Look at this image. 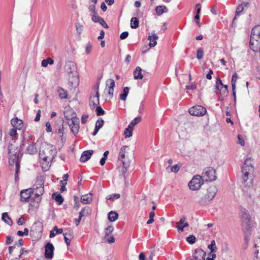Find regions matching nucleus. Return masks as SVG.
Masks as SVG:
<instances>
[{"instance_id": "obj_1", "label": "nucleus", "mask_w": 260, "mask_h": 260, "mask_svg": "<svg viewBox=\"0 0 260 260\" xmlns=\"http://www.w3.org/2000/svg\"><path fill=\"white\" fill-rule=\"evenodd\" d=\"M55 153L56 150L53 145L46 143H42L39 151V157L43 161L42 162L43 165L45 163L48 166L54 158Z\"/></svg>"}, {"instance_id": "obj_2", "label": "nucleus", "mask_w": 260, "mask_h": 260, "mask_svg": "<svg viewBox=\"0 0 260 260\" xmlns=\"http://www.w3.org/2000/svg\"><path fill=\"white\" fill-rule=\"evenodd\" d=\"M241 221L242 230L244 234L245 240L248 242L251 235V217L248 211L245 209L241 210Z\"/></svg>"}, {"instance_id": "obj_3", "label": "nucleus", "mask_w": 260, "mask_h": 260, "mask_svg": "<svg viewBox=\"0 0 260 260\" xmlns=\"http://www.w3.org/2000/svg\"><path fill=\"white\" fill-rule=\"evenodd\" d=\"M217 191V187L215 185L209 186L204 195H198L199 204L201 206H205L213 200Z\"/></svg>"}, {"instance_id": "obj_4", "label": "nucleus", "mask_w": 260, "mask_h": 260, "mask_svg": "<svg viewBox=\"0 0 260 260\" xmlns=\"http://www.w3.org/2000/svg\"><path fill=\"white\" fill-rule=\"evenodd\" d=\"M8 151L9 154V164L12 166L14 164L16 165L17 162L20 163L21 157L19 156V153L17 148L14 145L9 144Z\"/></svg>"}, {"instance_id": "obj_5", "label": "nucleus", "mask_w": 260, "mask_h": 260, "mask_svg": "<svg viewBox=\"0 0 260 260\" xmlns=\"http://www.w3.org/2000/svg\"><path fill=\"white\" fill-rule=\"evenodd\" d=\"M64 117L68 120V125L70 126L71 132L76 136L79 132V119L76 116L70 117L64 115Z\"/></svg>"}, {"instance_id": "obj_6", "label": "nucleus", "mask_w": 260, "mask_h": 260, "mask_svg": "<svg viewBox=\"0 0 260 260\" xmlns=\"http://www.w3.org/2000/svg\"><path fill=\"white\" fill-rule=\"evenodd\" d=\"M251 161L252 160L250 158L246 159L242 167V172L243 173L242 180L243 183L246 182L249 173L253 170V167L252 165Z\"/></svg>"}, {"instance_id": "obj_7", "label": "nucleus", "mask_w": 260, "mask_h": 260, "mask_svg": "<svg viewBox=\"0 0 260 260\" xmlns=\"http://www.w3.org/2000/svg\"><path fill=\"white\" fill-rule=\"evenodd\" d=\"M118 162L122 164V166L118 167V169L120 173V175H121L125 178V174L127 172V169L129 168L131 162L130 157H125V158H122L121 159H119L118 157Z\"/></svg>"}, {"instance_id": "obj_8", "label": "nucleus", "mask_w": 260, "mask_h": 260, "mask_svg": "<svg viewBox=\"0 0 260 260\" xmlns=\"http://www.w3.org/2000/svg\"><path fill=\"white\" fill-rule=\"evenodd\" d=\"M204 179L200 175L194 176L188 183L189 188L192 190H196L200 189L204 183Z\"/></svg>"}, {"instance_id": "obj_9", "label": "nucleus", "mask_w": 260, "mask_h": 260, "mask_svg": "<svg viewBox=\"0 0 260 260\" xmlns=\"http://www.w3.org/2000/svg\"><path fill=\"white\" fill-rule=\"evenodd\" d=\"M215 173L216 171L213 168H207L204 170L202 177L206 181H214L216 179Z\"/></svg>"}, {"instance_id": "obj_10", "label": "nucleus", "mask_w": 260, "mask_h": 260, "mask_svg": "<svg viewBox=\"0 0 260 260\" xmlns=\"http://www.w3.org/2000/svg\"><path fill=\"white\" fill-rule=\"evenodd\" d=\"M206 112V109L201 105L194 106L189 110V113L190 115L196 116H203Z\"/></svg>"}, {"instance_id": "obj_11", "label": "nucleus", "mask_w": 260, "mask_h": 260, "mask_svg": "<svg viewBox=\"0 0 260 260\" xmlns=\"http://www.w3.org/2000/svg\"><path fill=\"white\" fill-rule=\"evenodd\" d=\"M27 143L28 144V146L26 148L27 152L29 154H35L37 152V149L36 146V143H34L31 138H30V140L27 141L25 140L24 138H23L20 147H23L25 144Z\"/></svg>"}, {"instance_id": "obj_12", "label": "nucleus", "mask_w": 260, "mask_h": 260, "mask_svg": "<svg viewBox=\"0 0 260 260\" xmlns=\"http://www.w3.org/2000/svg\"><path fill=\"white\" fill-rule=\"evenodd\" d=\"M34 188H27L20 191V201L21 202H28L30 200L31 194L34 193Z\"/></svg>"}, {"instance_id": "obj_13", "label": "nucleus", "mask_w": 260, "mask_h": 260, "mask_svg": "<svg viewBox=\"0 0 260 260\" xmlns=\"http://www.w3.org/2000/svg\"><path fill=\"white\" fill-rule=\"evenodd\" d=\"M249 7V3L246 2H243L238 5L236 10L235 16L233 20V24L235 22L237 17L244 13V9H247Z\"/></svg>"}, {"instance_id": "obj_14", "label": "nucleus", "mask_w": 260, "mask_h": 260, "mask_svg": "<svg viewBox=\"0 0 260 260\" xmlns=\"http://www.w3.org/2000/svg\"><path fill=\"white\" fill-rule=\"evenodd\" d=\"M99 83H98L96 91H95V95L94 96H91L89 99V106L91 109H94L95 106L96 105H98L100 104L99 102Z\"/></svg>"}, {"instance_id": "obj_15", "label": "nucleus", "mask_w": 260, "mask_h": 260, "mask_svg": "<svg viewBox=\"0 0 260 260\" xmlns=\"http://www.w3.org/2000/svg\"><path fill=\"white\" fill-rule=\"evenodd\" d=\"M64 70L70 75L74 76L76 75L77 71L75 63L73 61L67 62L64 66Z\"/></svg>"}, {"instance_id": "obj_16", "label": "nucleus", "mask_w": 260, "mask_h": 260, "mask_svg": "<svg viewBox=\"0 0 260 260\" xmlns=\"http://www.w3.org/2000/svg\"><path fill=\"white\" fill-rule=\"evenodd\" d=\"M250 47L254 52H258L260 50V39L250 37Z\"/></svg>"}, {"instance_id": "obj_17", "label": "nucleus", "mask_w": 260, "mask_h": 260, "mask_svg": "<svg viewBox=\"0 0 260 260\" xmlns=\"http://www.w3.org/2000/svg\"><path fill=\"white\" fill-rule=\"evenodd\" d=\"M54 247L51 243H47L45 246V257L48 259H51L53 257Z\"/></svg>"}, {"instance_id": "obj_18", "label": "nucleus", "mask_w": 260, "mask_h": 260, "mask_svg": "<svg viewBox=\"0 0 260 260\" xmlns=\"http://www.w3.org/2000/svg\"><path fill=\"white\" fill-rule=\"evenodd\" d=\"M206 252L202 249H195L192 253L194 260H205Z\"/></svg>"}, {"instance_id": "obj_19", "label": "nucleus", "mask_w": 260, "mask_h": 260, "mask_svg": "<svg viewBox=\"0 0 260 260\" xmlns=\"http://www.w3.org/2000/svg\"><path fill=\"white\" fill-rule=\"evenodd\" d=\"M129 147L127 146H123L121 147L119 151L118 157L119 159L125 158V157H130L128 154Z\"/></svg>"}, {"instance_id": "obj_20", "label": "nucleus", "mask_w": 260, "mask_h": 260, "mask_svg": "<svg viewBox=\"0 0 260 260\" xmlns=\"http://www.w3.org/2000/svg\"><path fill=\"white\" fill-rule=\"evenodd\" d=\"M254 248H255L254 260H260V238H258L254 241Z\"/></svg>"}, {"instance_id": "obj_21", "label": "nucleus", "mask_w": 260, "mask_h": 260, "mask_svg": "<svg viewBox=\"0 0 260 260\" xmlns=\"http://www.w3.org/2000/svg\"><path fill=\"white\" fill-rule=\"evenodd\" d=\"M63 120L62 118H60L58 119L57 122L58 124H60V125L57 128V134L59 135L60 137H62L63 136V135L64 133L65 129H67V126L66 128L64 127L63 125Z\"/></svg>"}, {"instance_id": "obj_22", "label": "nucleus", "mask_w": 260, "mask_h": 260, "mask_svg": "<svg viewBox=\"0 0 260 260\" xmlns=\"http://www.w3.org/2000/svg\"><path fill=\"white\" fill-rule=\"evenodd\" d=\"M93 151L92 150H89L84 151L81 154L80 160L82 162H85L89 159L91 156L92 155Z\"/></svg>"}, {"instance_id": "obj_23", "label": "nucleus", "mask_w": 260, "mask_h": 260, "mask_svg": "<svg viewBox=\"0 0 260 260\" xmlns=\"http://www.w3.org/2000/svg\"><path fill=\"white\" fill-rule=\"evenodd\" d=\"M11 124L16 128L21 129L23 126V121L17 117L12 118L11 120Z\"/></svg>"}, {"instance_id": "obj_24", "label": "nucleus", "mask_w": 260, "mask_h": 260, "mask_svg": "<svg viewBox=\"0 0 260 260\" xmlns=\"http://www.w3.org/2000/svg\"><path fill=\"white\" fill-rule=\"evenodd\" d=\"M250 37L260 39V25H256L252 28Z\"/></svg>"}, {"instance_id": "obj_25", "label": "nucleus", "mask_w": 260, "mask_h": 260, "mask_svg": "<svg viewBox=\"0 0 260 260\" xmlns=\"http://www.w3.org/2000/svg\"><path fill=\"white\" fill-rule=\"evenodd\" d=\"M158 37L155 34L153 33L151 36H149L148 37V40H150V43L149 45L150 47H154L156 45L157 43L156 40L158 39Z\"/></svg>"}, {"instance_id": "obj_26", "label": "nucleus", "mask_w": 260, "mask_h": 260, "mask_svg": "<svg viewBox=\"0 0 260 260\" xmlns=\"http://www.w3.org/2000/svg\"><path fill=\"white\" fill-rule=\"evenodd\" d=\"M141 71L142 70L140 67H137L136 68V70L134 72V76L135 79H142L143 78V76Z\"/></svg>"}, {"instance_id": "obj_27", "label": "nucleus", "mask_w": 260, "mask_h": 260, "mask_svg": "<svg viewBox=\"0 0 260 260\" xmlns=\"http://www.w3.org/2000/svg\"><path fill=\"white\" fill-rule=\"evenodd\" d=\"M58 95L61 99H66L68 98V93L64 89L61 87H58L57 89Z\"/></svg>"}, {"instance_id": "obj_28", "label": "nucleus", "mask_w": 260, "mask_h": 260, "mask_svg": "<svg viewBox=\"0 0 260 260\" xmlns=\"http://www.w3.org/2000/svg\"><path fill=\"white\" fill-rule=\"evenodd\" d=\"M155 10L158 15H161L163 13H167L168 12V8L165 6H157Z\"/></svg>"}, {"instance_id": "obj_29", "label": "nucleus", "mask_w": 260, "mask_h": 260, "mask_svg": "<svg viewBox=\"0 0 260 260\" xmlns=\"http://www.w3.org/2000/svg\"><path fill=\"white\" fill-rule=\"evenodd\" d=\"M52 198L54 199L59 205L61 204L63 202V198L60 193H54L52 195Z\"/></svg>"}, {"instance_id": "obj_30", "label": "nucleus", "mask_w": 260, "mask_h": 260, "mask_svg": "<svg viewBox=\"0 0 260 260\" xmlns=\"http://www.w3.org/2000/svg\"><path fill=\"white\" fill-rule=\"evenodd\" d=\"M92 195L90 194H85L81 197V201L83 204H89L92 201Z\"/></svg>"}, {"instance_id": "obj_31", "label": "nucleus", "mask_w": 260, "mask_h": 260, "mask_svg": "<svg viewBox=\"0 0 260 260\" xmlns=\"http://www.w3.org/2000/svg\"><path fill=\"white\" fill-rule=\"evenodd\" d=\"M2 220L8 224L11 225L13 223V221L11 218L9 216L8 213L5 212L2 214Z\"/></svg>"}, {"instance_id": "obj_32", "label": "nucleus", "mask_w": 260, "mask_h": 260, "mask_svg": "<svg viewBox=\"0 0 260 260\" xmlns=\"http://www.w3.org/2000/svg\"><path fill=\"white\" fill-rule=\"evenodd\" d=\"M118 214L116 212L111 211L108 213V219L112 222L115 221L117 219Z\"/></svg>"}, {"instance_id": "obj_33", "label": "nucleus", "mask_w": 260, "mask_h": 260, "mask_svg": "<svg viewBox=\"0 0 260 260\" xmlns=\"http://www.w3.org/2000/svg\"><path fill=\"white\" fill-rule=\"evenodd\" d=\"M44 180L42 176H38L37 178L36 183L34 185L35 187H44Z\"/></svg>"}, {"instance_id": "obj_34", "label": "nucleus", "mask_w": 260, "mask_h": 260, "mask_svg": "<svg viewBox=\"0 0 260 260\" xmlns=\"http://www.w3.org/2000/svg\"><path fill=\"white\" fill-rule=\"evenodd\" d=\"M142 119L141 117L138 116L133 119L128 125L129 127H131L132 129L138 123L141 122Z\"/></svg>"}, {"instance_id": "obj_35", "label": "nucleus", "mask_w": 260, "mask_h": 260, "mask_svg": "<svg viewBox=\"0 0 260 260\" xmlns=\"http://www.w3.org/2000/svg\"><path fill=\"white\" fill-rule=\"evenodd\" d=\"M139 22L137 17H133L131 20V27L132 28H137L139 26Z\"/></svg>"}, {"instance_id": "obj_36", "label": "nucleus", "mask_w": 260, "mask_h": 260, "mask_svg": "<svg viewBox=\"0 0 260 260\" xmlns=\"http://www.w3.org/2000/svg\"><path fill=\"white\" fill-rule=\"evenodd\" d=\"M129 88L128 87H125L123 89V93L120 94V99L121 100L125 101L126 99V97L129 92Z\"/></svg>"}, {"instance_id": "obj_37", "label": "nucleus", "mask_w": 260, "mask_h": 260, "mask_svg": "<svg viewBox=\"0 0 260 260\" xmlns=\"http://www.w3.org/2000/svg\"><path fill=\"white\" fill-rule=\"evenodd\" d=\"M91 15L92 16V20L95 23H99L101 24L104 20V19L102 17L99 16L98 14Z\"/></svg>"}, {"instance_id": "obj_38", "label": "nucleus", "mask_w": 260, "mask_h": 260, "mask_svg": "<svg viewBox=\"0 0 260 260\" xmlns=\"http://www.w3.org/2000/svg\"><path fill=\"white\" fill-rule=\"evenodd\" d=\"M54 63L53 60L50 58L48 57L47 59H43L42 61L41 64L43 67H46L48 64H53Z\"/></svg>"}, {"instance_id": "obj_39", "label": "nucleus", "mask_w": 260, "mask_h": 260, "mask_svg": "<svg viewBox=\"0 0 260 260\" xmlns=\"http://www.w3.org/2000/svg\"><path fill=\"white\" fill-rule=\"evenodd\" d=\"M63 236L70 238L71 239L73 238V232L72 229L69 228L66 229L65 232L63 233Z\"/></svg>"}, {"instance_id": "obj_40", "label": "nucleus", "mask_w": 260, "mask_h": 260, "mask_svg": "<svg viewBox=\"0 0 260 260\" xmlns=\"http://www.w3.org/2000/svg\"><path fill=\"white\" fill-rule=\"evenodd\" d=\"M30 200L36 202L37 203H38L41 200V195L35 192V193L31 194Z\"/></svg>"}, {"instance_id": "obj_41", "label": "nucleus", "mask_w": 260, "mask_h": 260, "mask_svg": "<svg viewBox=\"0 0 260 260\" xmlns=\"http://www.w3.org/2000/svg\"><path fill=\"white\" fill-rule=\"evenodd\" d=\"M104 122V120L101 118H99L95 123V128L99 130L103 126Z\"/></svg>"}, {"instance_id": "obj_42", "label": "nucleus", "mask_w": 260, "mask_h": 260, "mask_svg": "<svg viewBox=\"0 0 260 260\" xmlns=\"http://www.w3.org/2000/svg\"><path fill=\"white\" fill-rule=\"evenodd\" d=\"M96 4L92 3L90 4L88 7L89 11L93 13L92 15H95L98 14L96 10H95V5Z\"/></svg>"}, {"instance_id": "obj_43", "label": "nucleus", "mask_w": 260, "mask_h": 260, "mask_svg": "<svg viewBox=\"0 0 260 260\" xmlns=\"http://www.w3.org/2000/svg\"><path fill=\"white\" fill-rule=\"evenodd\" d=\"M237 78H238V74L236 73H234L232 75V80H231L232 88L236 87V81H237Z\"/></svg>"}, {"instance_id": "obj_44", "label": "nucleus", "mask_w": 260, "mask_h": 260, "mask_svg": "<svg viewBox=\"0 0 260 260\" xmlns=\"http://www.w3.org/2000/svg\"><path fill=\"white\" fill-rule=\"evenodd\" d=\"M106 86L108 87V88H114L115 86L114 80L112 79H109L106 81Z\"/></svg>"}, {"instance_id": "obj_45", "label": "nucleus", "mask_w": 260, "mask_h": 260, "mask_svg": "<svg viewBox=\"0 0 260 260\" xmlns=\"http://www.w3.org/2000/svg\"><path fill=\"white\" fill-rule=\"evenodd\" d=\"M204 52L202 48H199L197 51V58L198 59H202L203 57Z\"/></svg>"}, {"instance_id": "obj_46", "label": "nucleus", "mask_w": 260, "mask_h": 260, "mask_svg": "<svg viewBox=\"0 0 260 260\" xmlns=\"http://www.w3.org/2000/svg\"><path fill=\"white\" fill-rule=\"evenodd\" d=\"M114 230V228L112 225L108 226L106 229H105V238H107L108 236H109V235Z\"/></svg>"}, {"instance_id": "obj_47", "label": "nucleus", "mask_w": 260, "mask_h": 260, "mask_svg": "<svg viewBox=\"0 0 260 260\" xmlns=\"http://www.w3.org/2000/svg\"><path fill=\"white\" fill-rule=\"evenodd\" d=\"M208 248L211 250V252H215L216 251L217 247L214 240L211 241V244L208 245Z\"/></svg>"}, {"instance_id": "obj_48", "label": "nucleus", "mask_w": 260, "mask_h": 260, "mask_svg": "<svg viewBox=\"0 0 260 260\" xmlns=\"http://www.w3.org/2000/svg\"><path fill=\"white\" fill-rule=\"evenodd\" d=\"M132 129L131 127H128L126 128L124 131V135L125 136V138H130L132 136V131L130 130V129Z\"/></svg>"}, {"instance_id": "obj_49", "label": "nucleus", "mask_w": 260, "mask_h": 260, "mask_svg": "<svg viewBox=\"0 0 260 260\" xmlns=\"http://www.w3.org/2000/svg\"><path fill=\"white\" fill-rule=\"evenodd\" d=\"M186 241L190 244H193L196 242V237L193 235H190L186 238Z\"/></svg>"}, {"instance_id": "obj_50", "label": "nucleus", "mask_w": 260, "mask_h": 260, "mask_svg": "<svg viewBox=\"0 0 260 260\" xmlns=\"http://www.w3.org/2000/svg\"><path fill=\"white\" fill-rule=\"evenodd\" d=\"M17 128H12L10 130L9 134L12 137L13 139H16L17 137Z\"/></svg>"}, {"instance_id": "obj_51", "label": "nucleus", "mask_w": 260, "mask_h": 260, "mask_svg": "<svg viewBox=\"0 0 260 260\" xmlns=\"http://www.w3.org/2000/svg\"><path fill=\"white\" fill-rule=\"evenodd\" d=\"M95 111H96V115L98 116L103 115L105 113L104 110L100 106H98L96 107Z\"/></svg>"}, {"instance_id": "obj_52", "label": "nucleus", "mask_w": 260, "mask_h": 260, "mask_svg": "<svg viewBox=\"0 0 260 260\" xmlns=\"http://www.w3.org/2000/svg\"><path fill=\"white\" fill-rule=\"evenodd\" d=\"M16 170H15V180H16L17 178H18V173L19 172L20 170V164L19 162H17V163L16 164L15 166Z\"/></svg>"}, {"instance_id": "obj_53", "label": "nucleus", "mask_w": 260, "mask_h": 260, "mask_svg": "<svg viewBox=\"0 0 260 260\" xmlns=\"http://www.w3.org/2000/svg\"><path fill=\"white\" fill-rule=\"evenodd\" d=\"M92 49V45L90 43L88 42L85 47V51L87 54L90 53Z\"/></svg>"}, {"instance_id": "obj_54", "label": "nucleus", "mask_w": 260, "mask_h": 260, "mask_svg": "<svg viewBox=\"0 0 260 260\" xmlns=\"http://www.w3.org/2000/svg\"><path fill=\"white\" fill-rule=\"evenodd\" d=\"M120 197V194L119 193H116V194H111L110 196H109L108 197H107V200H113L114 199H119Z\"/></svg>"}, {"instance_id": "obj_55", "label": "nucleus", "mask_w": 260, "mask_h": 260, "mask_svg": "<svg viewBox=\"0 0 260 260\" xmlns=\"http://www.w3.org/2000/svg\"><path fill=\"white\" fill-rule=\"evenodd\" d=\"M34 189H36V192L39 194L40 195H42L43 194L44 191V187H36V188H34Z\"/></svg>"}, {"instance_id": "obj_56", "label": "nucleus", "mask_w": 260, "mask_h": 260, "mask_svg": "<svg viewBox=\"0 0 260 260\" xmlns=\"http://www.w3.org/2000/svg\"><path fill=\"white\" fill-rule=\"evenodd\" d=\"M180 167L178 165H175L171 167V172L177 173L179 170Z\"/></svg>"}, {"instance_id": "obj_57", "label": "nucleus", "mask_w": 260, "mask_h": 260, "mask_svg": "<svg viewBox=\"0 0 260 260\" xmlns=\"http://www.w3.org/2000/svg\"><path fill=\"white\" fill-rule=\"evenodd\" d=\"M128 36V32L127 31H124L122 32L120 36V38L121 40L126 39Z\"/></svg>"}, {"instance_id": "obj_58", "label": "nucleus", "mask_w": 260, "mask_h": 260, "mask_svg": "<svg viewBox=\"0 0 260 260\" xmlns=\"http://www.w3.org/2000/svg\"><path fill=\"white\" fill-rule=\"evenodd\" d=\"M25 222V219L23 218L22 216H21L20 218L18 219V220L17 221V223L18 225H23Z\"/></svg>"}, {"instance_id": "obj_59", "label": "nucleus", "mask_w": 260, "mask_h": 260, "mask_svg": "<svg viewBox=\"0 0 260 260\" xmlns=\"http://www.w3.org/2000/svg\"><path fill=\"white\" fill-rule=\"evenodd\" d=\"M46 130L47 132L50 133L52 131L51 124L49 122H47L46 123Z\"/></svg>"}, {"instance_id": "obj_60", "label": "nucleus", "mask_w": 260, "mask_h": 260, "mask_svg": "<svg viewBox=\"0 0 260 260\" xmlns=\"http://www.w3.org/2000/svg\"><path fill=\"white\" fill-rule=\"evenodd\" d=\"M105 239L109 243H112L115 241V238L113 236L110 237L108 236Z\"/></svg>"}, {"instance_id": "obj_61", "label": "nucleus", "mask_w": 260, "mask_h": 260, "mask_svg": "<svg viewBox=\"0 0 260 260\" xmlns=\"http://www.w3.org/2000/svg\"><path fill=\"white\" fill-rule=\"evenodd\" d=\"M199 19H200V15L196 14V15L194 16V21H196V23H197V24L199 27H200L201 26V24H200V23L199 22Z\"/></svg>"}, {"instance_id": "obj_62", "label": "nucleus", "mask_w": 260, "mask_h": 260, "mask_svg": "<svg viewBox=\"0 0 260 260\" xmlns=\"http://www.w3.org/2000/svg\"><path fill=\"white\" fill-rule=\"evenodd\" d=\"M41 110H39L38 111V112H37V115L36 116V117L35 118V121H38L40 120V117H41Z\"/></svg>"}, {"instance_id": "obj_63", "label": "nucleus", "mask_w": 260, "mask_h": 260, "mask_svg": "<svg viewBox=\"0 0 260 260\" xmlns=\"http://www.w3.org/2000/svg\"><path fill=\"white\" fill-rule=\"evenodd\" d=\"M7 239H6V244L7 245H9V244H10L12 243V242H13V240L12 239V238L10 236H7Z\"/></svg>"}, {"instance_id": "obj_64", "label": "nucleus", "mask_w": 260, "mask_h": 260, "mask_svg": "<svg viewBox=\"0 0 260 260\" xmlns=\"http://www.w3.org/2000/svg\"><path fill=\"white\" fill-rule=\"evenodd\" d=\"M88 118V115H83L81 118V123L85 124L86 122L87 119Z\"/></svg>"}]
</instances>
